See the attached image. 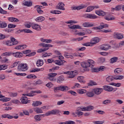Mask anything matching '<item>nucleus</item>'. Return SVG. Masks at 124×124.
I'll return each mask as SVG.
<instances>
[{
	"mask_svg": "<svg viewBox=\"0 0 124 124\" xmlns=\"http://www.w3.org/2000/svg\"><path fill=\"white\" fill-rule=\"evenodd\" d=\"M94 8H98L97 6H89L87 8V12H91L92 10H93Z\"/></svg>",
	"mask_w": 124,
	"mask_h": 124,
	"instance_id": "35",
	"label": "nucleus"
},
{
	"mask_svg": "<svg viewBox=\"0 0 124 124\" xmlns=\"http://www.w3.org/2000/svg\"><path fill=\"white\" fill-rule=\"evenodd\" d=\"M103 92V89L96 88L93 89V92L97 95H99Z\"/></svg>",
	"mask_w": 124,
	"mask_h": 124,
	"instance_id": "5",
	"label": "nucleus"
},
{
	"mask_svg": "<svg viewBox=\"0 0 124 124\" xmlns=\"http://www.w3.org/2000/svg\"><path fill=\"white\" fill-rule=\"evenodd\" d=\"M18 95V93L17 92L11 93H10V96L11 97H15Z\"/></svg>",
	"mask_w": 124,
	"mask_h": 124,
	"instance_id": "52",
	"label": "nucleus"
},
{
	"mask_svg": "<svg viewBox=\"0 0 124 124\" xmlns=\"http://www.w3.org/2000/svg\"><path fill=\"white\" fill-rule=\"evenodd\" d=\"M114 77V80H123L124 79V76H117Z\"/></svg>",
	"mask_w": 124,
	"mask_h": 124,
	"instance_id": "42",
	"label": "nucleus"
},
{
	"mask_svg": "<svg viewBox=\"0 0 124 124\" xmlns=\"http://www.w3.org/2000/svg\"><path fill=\"white\" fill-rule=\"evenodd\" d=\"M57 73H50L48 75L47 79H48V80H49L51 82L56 81V79H55V77L57 76Z\"/></svg>",
	"mask_w": 124,
	"mask_h": 124,
	"instance_id": "4",
	"label": "nucleus"
},
{
	"mask_svg": "<svg viewBox=\"0 0 124 124\" xmlns=\"http://www.w3.org/2000/svg\"><path fill=\"white\" fill-rule=\"evenodd\" d=\"M122 5H118L115 7V8H113V10H115L116 11H119V10H121L122 9Z\"/></svg>",
	"mask_w": 124,
	"mask_h": 124,
	"instance_id": "43",
	"label": "nucleus"
},
{
	"mask_svg": "<svg viewBox=\"0 0 124 124\" xmlns=\"http://www.w3.org/2000/svg\"><path fill=\"white\" fill-rule=\"evenodd\" d=\"M7 27V24L6 23L2 22L0 23V28L1 29H4V28H6Z\"/></svg>",
	"mask_w": 124,
	"mask_h": 124,
	"instance_id": "49",
	"label": "nucleus"
},
{
	"mask_svg": "<svg viewBox=\"0 0 124 124\" xmlns=\"http://www.w3.org/2000/svg\"><path fill=\"white\" fill-rule=\"evenodd\" d=\"M39 46L40 47H43L44 48H49L50 47H53V45L48 44H45L44 43H40L39 44Z\"/></svg>",
	"mask_w": 124,
	"mask_h": 124,
	"instance_id": "11",
	"label": "nucleus"
},
{
	"mask_svg": "<svg viewBox=\"0 0 124 124\" xmlns=\"http://www.w3.org/2000/svg\"><path fill=\"white\" fill-rule=\"evenodd\" d=\"M12 55H13V53L11 52H5L1 54V56L2 57H9L12 56Z\"/></svg>",
	"mask_w": 124,
	"mask_h": 124,
	"instance_id": "30",
	"label": "nucleus"
},
{
	"mask_svg": "<svg viewBox=\"0 0 124 124\" xmlns=\"http://www.w3.org/2000/svg\"><path fill=\"white\" fill-rule=\"evenodd\" d=\"M93 109H94V107L93 106H87V111H92V110H93Z\"/></svg>",
	"mask_w": 124,
	"mask_h": 124,
	"instance_id": "60",
	"label": "nucleus"
},
{
	"mask_svg": "<svg viewBox=\"0 0 124 124\" xmlns=\"http://www.w3.org/2000/svg\"><path fill=\"white\" fill-rule=\"evenodd\" d=\"M109 103H112L110 100H106L103 102V104H108Z\"/></svg>",
	"mask_w": 124,
	"mask_h": 124,
	"instance_id": "62",
	"label": "nucleus"
},
{
	"mask_svg": "<svg viewBox=\"0 0 124 124\" xmlns=\"http://www.w3.org/2000/svg\"><path fill=\"white\" fill-rule=\"evenodd\" d=\"M23 31H24V32H26V33H32V31L30 30L29 29H23Z\"/></svg>",
	"mask_w": 124,
	"mask_h": 124,
	"instance_id": "59",
	"label": "nucleus"
},
{
	"mask_svg": "<svg viewBox=\"0 0 124 124\" xmlns=\"http://www.w3.org/2000/svg\"><path fill=\"white\" fill-rule=\"evenodd\" d=\"M1 117L4 119H5L6 118L7 119H13V116H11L10 115L7 114H3L1 115Z\"/></svg>",
	"mask_w": 124,
	"mask_h": 124,
	"instance_id": "36",
	"label": "nucleus"
},
{
	"mask_svg": "<svg viewBox=\"0 0 124 124\" xmlns=\"http://www.w3.org/2000/svg\"><path fill=\"white\" fill-rule=\"evenodd\" d=\"M68 27L70 29H71L72 30H75L76 29H78L79 30H81L82 29L81 28V26L77 25H72V24H70L68 25Z\"/></svg>",
	"mask_w": 124,
	"mask_h": 124,
	"instance_id": "15",
	"label": "nucleus"
},
{
	"mask_svg": "<svg viewBox=\"0 0 124 124\" xmlns=\"http://www.w3.org/2000/svg\"><path fill=\"white\" fill-rule=\"evenodd\" d=\"M108 27V24H104V23H101L100 25L98 27H93V30H102L104 28H107Z\"/></svg>",
	"mask_w": 124,
	"mask_h": 124,
	"instance_id": "6",
	"label": "nucleus"
},
{
	"mask_svg": "<svg viewBox=\"0 0 124 124\" xmlns=\"http://www.w3.org/2000/svg\"><path fill=\"white\" fill-rule=\"evenodd\" d=\"M55 43H56V44H58V45H62V44H65V43H66V41H56Z\"/></svg>",
	"mask_w": 124,
	"mask_h": 124,
	"instance_id": "46",
	"label": "nucleus"
},
{
	"mask_svg": "<svg viewBox=\"0 0 124 124\" xmlns=\"http://www.w3.org/2000/svg\"><path fill=\"white\" fill-rule=\"evenodd\" d=\"M43 60H39L37 61L36 65L37 66H42L43 65Z\"/></svg>",
	"mask_w": 124,
	"mask_h": 124,
	"instance_id": "39",
	"label": "nucleus"
},
{
	"mask_svg": "<svg viewBox=\"0 0 124 124\" xmlns=\"http://www.w3.org/2000/svg\"><path fill=\"white\" fill-rule=\"evenodd\" d=\"M33 110L34 111V112L37 113V114H42V113H43L42 109L38 107L33 108Z\"/></svg>",
	"mask_w": 124,
	"mask_h": 124,
	"instance_id": "20",
	"label": "nucleus"
},
{
	"mask_svg": "<svg viewBox=\"0 0 124 124\" xmlns=\"http://www.w3.org/2000/svg\"><path fill=\"white\" fill-rule=\"evenodd\" d=\"M77 93L79 94H83V93H86L87 91L85 89H78L77 90Z\"/></svg>",
	"mask_w": 124,
	"mask_h": 124,
	"instance_id": "37",
	"label": "nucleus"
},
{
	"mask_svg": "<svg viewBox=\"0 0 124 124\" xmlns=\"http://www.w3.org/2000/svg\"><path fill=\"white\" fill-rule=\"evenodd\" d=\"M8 20L9 22H19V19L15 17H8Z\"/></svg>",
	"mask_w": 124,
	"mask_h": 124,
	"instance_id": "34",
	"label": "nucleus"
},
{
	"mask_svg": "<svg viewBox=\"0 0 124 124\" xmlns=\"http://www.w3.org/2000/svg\"><path fill=\"white\" fill-rule=\"evenodd\" d=\"M99 39L98 37H95L92 39L91 40V43L92 45H94V44H96V43H98L99 42Z\"/></svg>",
	"mask_w": 124,
	"mask_h": 124,
	"instance_id": "18",
	"label": "nucleus"
},
{
	"mask_svg": "<svg viewBox=\"0 0 124 124\" xmlns=\"http://www.w3.org/2000/svg\"><path fill=\"white\" fill-rule=\"evenodd\" d=\"M95 12L99 16H105L106 15V13L101 10L95 11Z\"/></svg>",
	"mask_w": 124,
	"mask_h": 124,
	"instance_id": "17",
	"label": "nucleus"
},
{
	"mask_svg": "<svg viewBox=\"0 0 124 124\" xmlns=\"http://www.w3.org/2000/svg\"><path fill=\"white\" fill-rule=\"evenodd\" d=\"M5 44L7 46H13V44H12V42H11V40L6 41L5 42Z\"/></svg>",
	"mask_w": 124,
	"mask_h": 124,
	"instance_id": "51",
	"label": "nucleus"
},
{
	"mask_svg": "<svg viewBox=\"0 0 124 124\" xmlns=\"http://www.w3.org/2000/svg\"><path fill=\"white\" fill-rule=\"evenodd\" d=\"M29 69L28 64L22 63L19 64L17 67L18 71H27Z\"/></svg>",
	"mask_w": 124,
	"mask_h": 124,
	"instance_id": "2",
	"label": "nucleus"
},
{
	"mask_svg": "<svg viewBox=\"0 0 124 124\" xmlns=\"http://www.w3.org/2000/svg\"><path fill=\"white\" fill-rule=\"evenodd\" d=\"M7 68V65L3 64L0 65V70H4Z\"/></svg>",
	"mask_w": 124,
	"mask_h": 124,
	"instance_id": "48",
	"label": "nucleus"
},
{
	"mask_svg": "<svg viewBox=\"0 0 124 124\" xmlns=\"http://www.w3.org/2000/svg\"><path fill=\"white\" fill-rule=\"evenodd\" d=\"M68 53H65V54L64 55V56L65 57V58H66L67 59H71L72 60L73 59V57L72 56V55H70L67 54Z\"/></svg>",
	"mask_w": 124,
	"mask_h": 124,
	"instance_id": "55",
	"label": "nucleus"
},
{
	"mask_svg": "<svg viewBox=\"0 0 124 124\" xmlns=\"http://www.w3.org/2000/svg\"><path fill=\"white\" fill-rule=\"evenodd\" d=\"M21 102L23 104H27V103H30V101L28 100V97L26 96H23L21 99Z\"/></svg>",
	"mask_w": 124,
	"mask_h": 124,
	"instance_id": "16",
	"label": "nucleus"
},
{
	"mask_svg": "<svg viewBox=\"0 0 124 124\" xmlns=\"http://www.w3.org/2000/svg\"><path fill=\"white\" fill-rule=\"evenodd\" d=\"M0 13L1 14H7V11H4V10L2 9V8L0 7Z\"/></svg>",
	"mask_w": 124,
	"mask_h": 124,
	"instance_id": "61",
	"label": "nucleus"
},
{
	"mask_svg": "<svg viewBox=\"0 0 124 124\" xmlns=\"http://www.w3.org/2000/svg\"><path fill=\"white\" fill-rule=\"evenodd\" d=\"M10 40L13 44V45H17V44H18V41H17V40L14 38L13 37H11Z\"/></svg>",
	"mask_w": 124,
	"mask_h": 124,
	"instance_id": "27",
	"label": "nucleus"
},
{
	"mask_svg": "<svg viewBox=\"0 0 124 124\" xmlns=\"http://www.w3.org/2000/svg\"><path fill=\"white\" fill-rule=\"evenodd\" d=\"M3 108H4V110H5V111H8V110H11L12 109V108H11V107H9V106L4 107Z\"/></svg>",
	"mask_w": 124,
	"mask_h": 124,
	"instance_id": "63",
	"label": "nucleus"
},
{
	"mask_svg": "<svg viewBox=\"0 0 124 124\" xmlns=\"http://www.w3.org/2000/svg\"><path fill=\"white\" fill-rule=\"evenodd\" d=\"M110 85H111V86H114L115 87H121V84L120 83H112L110 84Z\"/></svg>",
	"mask_w": 124,
	"mask_h": 124,
	"instance_id": "58",
	"label": "nucleus"
},
{
	"mask_svg": "<svg viewBox=\"0 0 124 124\" xmlns=\"http://www.w3.org/2000/svg\"><path fill=\"white\" fill-rule=\"evenodd\" d=\"M23 5H24V6H28V7H30L32 6V1H24V2L23 3Z\"/></svg>",
	"mask_w": 124,
	"mask_h": 124,
	"instance_id": "22",
	"label": "nucleus"
},
{
	"mask_svg": "<svg viewBox=\"0 0 124 124\" xmlns=\"http://www.w3.org/2000/svg\"><path fill=\"white\" fill-rule=\"evenodd\" d=\"M86 5H81V6H79L78 7H72V10H80V9H83V8H86L87 7Z\"/></svg>",
	"mask_w": 124,
	"mask_h": 124,
	"instance_id": "7",
	"label": "nucleus"
},
{
	"mask_svg": "<svg viewBox=\"0 0 124 124\" xmlns=\"http://www.w3.org/2000/svg\"><path fill=\"white\" fill-rule=\"evenodd\" d=\"M69 90V88L66 86H60V91L61 92H66Z\"/></svg>",
	"mask_w": 124,
	"mask_h": 124,
	"instance_id": "23",
	"label": "nucleus"
},
{
	"mask_svg": "<svg viewBox=\"0 0 124 124\" xmlns=\"http://www.w3.org/2000/svg\"><path fill=\"white\" fill-rule=\"evenodd\" d=\"M105 20H107V21H113L115 20V17H109V16H106L105 17Z\"/></svg>",
	"mask_w": 124,
	"mask_h": 124,
	"instance_id": "47",
	"label": "nucleus"
},
{
	"mask_svg": "<svg viewBox=\"0 0 124 124\" xmlns=\"http://www.w3.org/2000/svg\"><path fill=\"white\" fill-rule=\"evenodd\" d=\"M64 81V78L62 76H60L57 78V83H62Z\"/></svg>",
	"mask_w": 124,
	"mask_h": 124,
	"instance_id": "40",
	"label": "nucleus"
},
{
	"mask_svg": "<svg viewBox=\"0 0 124 124\" xmlns=\"http://www.w3.org/2000/svg\"><path fill=\"white\" fill-rule=\"evenodd\" d=\"M85 17L88 19H96L97 18V16L93 14H86Z\"/></svg>",
	"mask_w": 124,
	"mask_h": 124,
	"instance_id": "14",
	"label": "nucleus"
},
{
	"mask_svg": "<svg viewBox=\"0 0 124 124\" xmlns=\"http://www.w3.org/2000/svg\"><path fill=\"white\" fill-rule=\"evenodd\" d=\"M87 62L88 63V65H89V67L93 68V66H94V61L92 60H89Z\"/></svg>",
	"mask_w": 124,
	"mask_h": 124,
	"instance_id": "24",
	"label": "nucleus"
},
{
	"mask_svg": "<svg viewBox=\"0 0 124 124\" xmlns=\"http://www.w3.org/2000/svg\"><path fill=\"white\" fill-rule=\"evenodd\" d=\"M47 50H49V48L46 47L44 48H39L37 50V53H43V52H45L47 51Z\"/></svg>",
	"mask_w": 124,
	"mask_h": 124,
	"instance_id": "38",
	"label": "nucleus"
},
{
	"mask_svg": "<svg viewBox=\"0 0 124 124\" xmlns=\"http://www.w3.org/2000/svg\"><path fill=\"white\" fill-rule=\"evenodd\" d=\"M57 7L58 9H59L60 10H65V8H64V4L62 2H60L58 4Z\"/></svg>",
	"mask_w": 124,
	"mask_h": 124,
	"instance_id": "13",
	"label": "nucleus"
},
{
	"mask_svg": "<svg viewBox=\"0 0 124 124\" xmlns=\"http://www.w3.org/2000/svg\"><path fill=\"white\" fill-rule=\"evenodd\" d=\"M36 7L38 13H39V14H43V11L41 10L42 6H36Z\"/></svg>",
	"mask_w": 124,
	"mask_h": 124,
	"instance_id": "32",
	"label": "nucleus"
},
{
	"mask_svg": "<svg viewBox=\"0 0 124 124\" xmlns=\"http://www.w3.org/2000/svg\"><path fill=\"white\" fill-rule=\"evenodd\" d=\"M42 104V102L40 101H36L33 102V103L32 104V106L34 107H36V106H39V105H41Z\"/></svg>",
	"mask_w": 124,
	"mask_h": 124,
	"instance_id": "33",
	"label": "nucleus"
},
{
	"mask_svg": "<svg viewBox=\"0 0 124 124\" xmlns=\"http://www.w3.org/2000/svg\"><path fill=\"white\" fill-rule=\"evenodd\" d=\"M97 85V83L96 82L93 81H91L90 83H89V86H96Z\"/></svg>",
	"mask_w": 124,
	"mask_h": 124,
	"instance_id": "56",
	"label": "nucleus"
},
{
	"mask_svg": "<svg viewBox=\"0 0 124 124\" xmlns=\"http://www.w3.org/2000/svg\"><path fill=\"white\" fill-rule=\"evenodd\" d=\"M83 27L85 28H90V27H93V24L90 23V22H85L82 24Z\"/></svg>",
	"mask_w": 124,
	"mask_h": 124,
	"instance_id": "25",
	"label": "nucleus"
},
{
	"mask_svg": "<svg viewBox=\"0 0 124 124\" xmlns=\"http://www.w3.org/2000/svg\"><path fill=\"white\" fill-rule=\"evenodd\" d=\"M111 48V46L109 45H102L100 46L101 50H104L105 51H107Z\"/></svg>",
	"mask_w": 124,
	"mask_h": 124,
	"instance_id": "12",
	"label": "nucleus"
},
{
	"mask_svg": "<svg viewBox=\"0 0 124 124\" xmlns=\"http://www.w3.org/2000/svg\"><path fill=\"white\" fill-rule=\"evenodd\" d=\"M50 13H52V14H61V13H62V12L61 11L54 10L51 11L50 12Z\"/></svg>",
	"mask_w": 124,
	"mask_h": 124,
	"instance_id": "53",
	"label": "nucleus"
},
{
	"mask_svg": "<svg viewBox=\"0 0 124 124\" xmlns=\"http://www.w3.org/2000/svg\"><path fill=\"white\" fill-rule=\"evenodd\" d=\"M59 113H60V110L53 109L51 111H48L45 114L35 115L34 117V119L36 122H40V121H41V116H46V117H48V116H50L51 115H56L57 114H59Z\"/></svg>",
	"mask_w": 124,
	"mask_h": 124,
	"instance_id": "1",
	"label": "nucleus"
},
{
	"mask_svg": "<svg viewBox=\"0 0 124 124\" xmlns=\"http://www.w3.org/2000/svg\"><path fill=\"white\" fill-rule=\"evenodd\" d=\"M31 93H23V95H24V96H34V93H42V92H41V91L40 90H38V91H31Z\"/></svg>",
	"mask_w": 124,
	"mask_h": 124,
	"instance_id": "3",
	"label": "nucleus"
},
{
	"mask_svg": "<svg viewBox=\"0 0 124 124\" xmlns=\"http://www.w3.org/2000/svg\"><path fill=\"white\" fill-rule=\"evenodd\" d=\"M123 71V69L121 68H117L116 69H115L114 70V73H121Z\"/></svg>",
	"mask_w": 124,
	"mask_h": 124,
	"instance_id": "50",
	"label": "nucleus"
},
{
	"mask_svg": "<svg viewBox=\"0 0 124 124\" xmlns=\"http://www.w3.org/2000/svg\"><path fill=\"white\" fill-rule=\"evenodd\" d=\"M77 79L78 81H79L80 83H83V82H84V77H78Z\"/></svg>",
	"mask_w": 124,
	"mask_h": 124,
	"instance_id": "54",
	"label": "nucleus"
},
{
	"mask_svg": "<svg viewBox=\"0 0 124 124\" xmlns=\"http://www.w3.org/2000/svg\"><path fill=\"white\" fill-rule=\"evenodd\" d=\"M54 63H56V64H58V65H62V64H63V61L61 60H56L54 61Z\"/></svg>",
	"mask_w": 124,
	"mask_h": 124,
	"instance_id": "41",
	"label": "nucleus"
},
{
	"mask_svg": "<svg viewBox=\"0 0 124 124\" xmlns=\"http://www.w3.org/2000/svg\"><path fill=\"white\" fill-rule=\"evenodd\" d=\"M26 78H27V79H35L36 76L34 75H29L27 76Z\"/></svg>",
	"mask_w": 124,
	"mask_h": 124,
	"instance_id": "44",
	"label": "nucleus"
},
{
	"mask_svg": "<svg viewBox=\"0 0 124 124\" xmlns=\"http://www.w3.org/2000/svg\"><path fill=\"white\" fill-rule=\"evenodd\" d=\"M13 55L14 57H15V58H22V57L24 56V54H23L22 52H16L13 53Z\"/></svg>",
	"mask_w": 124,
	"mask_h": 124,
	"instance_id": "19",
	"label": "nucleus"
},
{
	"mask_svg": "<svg viewBox=\"0 0 124 124\" xmlns=\"http://www.w3.org/2000/svg\"><path fill=\"white\" fill-rule=\"evenodd\" d=\"M114 36L117 39H123V38H124V36L122 34L119 33H115Z\"/></svg>",
	"mask_w": 124,
	"mask_h": 124,
	"instance_id": "21",
	"label": "nucleus"
},
{
	"mask_svg": "<svg viewBox=\"0 0 124 124\" xmlns=\"http://www.w3.org/2000/svg\"><path fill=\"white\" fill-rule=\"evenodd\" d=\"M113 80H115L114 77L113 76H109L106 78V81L109 83H110V82H112Z\"/></svg>",
	"mask_w": 124,
	"mask_h": 124,
	"instance_id": "29",
	"label": "nucleus"
},
{
	"mask_svg": "<svg viewBox=\"0 0 124 124\" xmlns=\"http://www.w3.org/2000/svg\"><path fill=\"white\" fill-rule=\"evenodd\" d=\"M81 66L83 68H88L90 67V65H89V63L88 62H82L81 63Z\"/></svg>",
	"mask_w": 124,
	"mask_h": 124,
	"instance_id": "26",
	"label": "nucleus"
},
{
	"mask_svg": "<svg viewBox=\"0 0 124 124\" xmlns=\"http://www.w3.org/2000/svg\"><path fill=\"white\" fill-rule=\"evenodd\" d=\"M103 90L106 91V92H112V91L114 90V88L110 86L105 85L103 86Z\"/></svg>",
	"mask_w": 124,
	"mask_h": 124,
	"instance_id": "8",
	"label": "nucleus"
},
{
	"mask_svg": "<svg viewBox=\"0 0 124 124\" xmlns=\"http://www.w3.org/2000/svg\"><path fill=\"white\" fill-rule=\"evenodd\" d=\"M64 74H68L69 75L68 76V78H74L75 77V75L74 74V71H67L65 72Z\"/></svg>",
	"mask_w": 124,
	"mask_h": 124,
	"instance_id": "9",
	"label": "nucleus"
},
{
	"mask_svg": "<svg viewBox=\"0 0 124 124\" xmlns=\"http://www.w3.org/2000/svg\"><path fill=\"white\" fill-rule=\"evenodd\" d=\"M93 124H104V121H94Z\"/></svg>",
	"mask_w": 124,
	"mask_h": 124,
	"instance_id": "64",
	"label": "nucleus"
},
{
	"mask_svg": "<svg viewBox=\"0 0 124 124\" xmlns=\"http://www.w3.org/2000/svg\"><path fill=\"white\" fill-rule=\"evenodd\" d=\"M44 20H45V17L43 16H39L35 19L36 22H43Z\"/></svg>",
	"mask_w": 124,
	"mask_h": 124,
	"instance_id": "28",
	"label": "nucleus"
},
{
	"mask_svg": "<svg viewBox=\"0 0 124 124\" xmlns=\"http://www.w3.org/2000/svg\"><path fill=\"white\" fill-rule=\"evenodd\" d=\"M117 61H118V57H113L110 59V63L116 62Z\"/></svg>",
	"mask_w": 124,
	"mask_h": 124,
	"instance_id": "45",
	"label": "nucleus"
},
{
	"mask_svg": "<svg viewBox=\"0 0 124 124\" xmlns=\"http://www.w3.org/2000/svg\"><path fill=\"white\" fill-rule=\"evenodd\" d=\"M88 97H93L94 96V93L93 92H88L86 93Z\"/></svg>",
	"mask_w": 124,
	"mask_h": 124,
	"instance_id": "31",
	"label": "nucleus"
},
{
	"mask_svg": "<svg viewBox=\"0 0 124 124\" xmlns=\"http://www.w3.org/2000/svg\"><path fill=\"white\" fill-rule=\"evenodd\" d=\"M31 26L33 30H36V31H41V27L37 24L33 23L31 24Z\"/></svg>",
	"mask_w": 124,
	"mask_h": 124,
	"instance_id": "10",
	"label": "nucleus"
},
{
	"mask_svg": "<svg viewBox=\"0 0 124 124\" xmlns=\"http://www.w3.org/2000/svg\"><path fill=\"white\" fill-rule=\"evenodd\" d=\"M58 91H61V86L54 87V93H57Z\"/></svg>",
	"mask_w": 124,
	"mask_h": 124,
	"instance_id": "57",
	"label": "nucleus"
}]
</instances>
